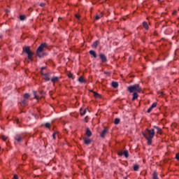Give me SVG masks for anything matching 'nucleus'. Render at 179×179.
Returning a JSON list of instances; mask_svg holds the SVG:
<instances>
[{
	"label": "nucleus",
	"mask_w": 179,
	"mask_h": 179,
	"mask_svg": "<svg viewBox=\"0 0 179 179\" xmlns=\"http://www.w3.org/2000/svg\"><path fill=\"white\" fill-rule=\"evenodd\" d=\"M155 129H145V130L142 132V135L148 141V145H152V139L155 138Z\"/></svg>",
	"instance_id": "nucleus-1"
},
{
	"label": "nucleus",
	"mask_w": 179,
	"mask_h": 179,
	"mask_svg": "<svg viewBox=\"0 0 179 179\" xmlns=\"http://www.w3.org/2000/svg\"><path fill=\"white\" fill-rule=\"evenodd\" d=\"M129 93H142V87L139 84L129 86L127 88Z\"/></svg>",
	"instance_id": "nucleus-2"
},
{
	"label": "nucleus",
	"mask_w": 179,
	"mask_h": 179,
	"mask_svg": "<svg viewBox=\"0 0 179 179\" xmlns=\"http://www.w3.org/2000/svg\"><path fill=\"white\" fill-rule=\"evenodd\" d=\"M45 48H47V43H43L39 45V47L36 50V55L39 58H43L44 55L43 54V51H44Z\"/></svg>",
	"instance_id": "nucleus-3"
},
{
	"label": "nucleus",
	"mask_w": 179,
	"mask_h": 179,
	"mask_svg": "<svg viewBox=\"0 0 179 179\" xmlns=\"http://www.w3.org/2000/svg\"><path fill=\"white\" fill-rule=\"evenodd\" d=\"M23 51L28 55V59L33 61V55L34 53L30 50V47L27 46L23 48Z\"/></svg>",
	"instance_id": "nucleus-4"
},
{
	"label": "nucleus",
	"mask_w": 179,
	"mask_h": 179,
	"mask_svg": "<svg viewBox=\"0 0 179 179\" xmlns=\"http://www.w3.org/2000/svg\"><path fill=\"white\" fill-rule=\"evenodd\" d=\"M23 51L28 55V59L33 61V55L34 53L30 50V47L27 46L23 48Z\"/></svg>",
	"instance_id": "nucleus-5"
},
{
	"label": "nucleus",
	"mask_w": 179,
	"mask_h": 179,
	"mask_svg": "<svg viewBox=\"0 0 179 179\" xmlns=\"http://www.w3.org/2000/svg\"><path fill=\"white\" fill-rule=\"evenodd\" d=\"M118 155L119 156H122L124 155V157H126V159H128V157H129V152H128V150H124V152L122 151H120L118 152Z\"/></svg>",
	"instance_id": "nucleus-6"
},
{
	"label": "nucleus",
	"mask_w": 179,
	"mask_h": 179,
	"mask_svg": "<svg viewBox=\"0 0 179 179\" xmlns=\"http://www.w3.org/2000/svg\"><path fill=\"white\" fill-rule=\"evenodd\" d=\"M41 75H42V76H44L43 79L46 82H49V80H51V78H50V74L49 73H41Z\"/></svg>",
	"instance_id": "nucleus-7"
},
{
	"label": "nucleus",
	"mask_w": 179,
	"mask_h": 179,
	"mask_svg": "<svg viewBox=\"0 0 179 179\" xmlns=\"http://www.w3.org/2000/svg\"><path fill=\"white\" fill-rule=\"evenodd\" d=\"M108 132V129H107V127H105L100 134L101 138H105Z\"/></svg>",
	"instance_id": "nucleus-8"
},
{
	"label": "nucleus",
	"mask_w": 179,
	"mask_h": 179,
	"mask_svg": "<svg viewBox=\"0 0 179 179\" xmlns=\"http://www.w3.org/2000/svg\"><path fill=\"white\" fill-rule=\"evenodd\" d=\"M14 139H15V141H17V142L18 143H20V142H22V141H23V136H22L17 134V135H16V136L14 137Z\"/></svg>",
	"instance_id": "nucleus-9"
},
{
	"label": "nucleus",
	"mask_w": 179,
	"mask_h": 179,
	"mask_svg": "<svg viewBox=\"0 0 179 179\" xmlns=\"http://www.w3.org/2000/svg\"><path fill=\"white\" fill-rule=\"evenodd\" d=\"M99 57L102 62H107V57L104 54H100Z\"/></svg>",
	"instance_id": "nucleus-10"
},
{
	"label": "nucleus",
	"mask_w": 179,
	"mask_h": 179,
	"mask_svg": "<svg viewBox=\"0 0 179 179\" xmlns=\"http://www.w3.org/2000/svg\"><path fill=\"white\" fill-rule=\"evenodd\" d=\"M153 128H155V129H157V134H159V135H162V128H160L157 126H153Z\"/></svg>",
	"instance_id": "nucleus-11"
},
{
	"label": "nucleus",
	"mask_w": 179,
	"mask_h": 179,
	"mask_svg": "<svg viewBox=\"0 0 179 179\" xmlns=\"http://www.w3.org/2000/svg\"><path fill=\"white\" fill-rule=\"evenodd\" d=\"M138 93H139V92H134L133 93V98H132L133 101L136 100V99H138V97H139V95L138 94Z\"/></svg>",
	"instance_id": "nucleus-12"
},
{
	"label": "nucleus",
	"mask_w": 179,
	"mask_h": 179,
	"mask_svg": "<svg viewBox=\"0 0 179 179\" xmlns=\"http://www.w3.org/2000/svg\"><path fill=\"white\" fill-rule=\"evenodd\" d=\"M99 44H100V41H96L94 42V43L92 44V47L93 48H97Z\"/></svg>",
	"instance_id": "nucleus-13"
},
{
	"label": "nucleus",
	"mask_w": 179,
	"mask_h": 179,
	"mask_svg": "<svg viewBox=\"0 0 179 179\" xmlns=\"http://www.w3.org/2000/svg\"><path fill=\"white\" fill-rule=\"evenodd\" d=\"M59 77H53L51 78V82L52 83H55V82H59Z\"/></svg>",
	"instance_id": "nucleus-14"
},
{
	"label": "nucleus",
	"mask_w": 179,
	"mask_h": 179,
	"mask_svg": "<svg viewBox=\"0 0 179 179\" xmlns=\"http://www.w3.org/2000/svg\"><path fill=\"white\" fill-rule=\"evenodd\" d=\"M86 135L87 136H88V138H90V136H92V131H90V129L87 128Z\"/></svg>",
	"instance_id": "nucleus-15"
},
{
	"label": "nucleus",
	"mask_w": 179,
	"mask_h": 179,
	"mask_svg": "<svg viewBox=\"0 0 179 179\" xmlns=\"http://www.w3.org/2000/svg\"><path fill=\"white\" fill-rule=\"evenodd\" d=\"M84 143L85 145H90V143H92V140H90V138H85L84 140Z\"/></svg>",
	"instance_id": "nucleus-16"
},
{
	"label": "nucleus",
	"mask_w": 179,
	"mask_h": 179,
	"mask_svg": "<svg viewBox=\"0 0 179 179\" xmlns=\"http://www.w3.org/2000/svg\"><path fill=\"white\" fill-rule=\"evenodd\" d=\"M90 55H92L94 58H97V54L96 52H94V50H90Z\"/></svg>",
	"instance_id": "nucleus-17"
},
{
	"label": "nucleus",
	"mask_w": 179,
	"mask_h": 179,
	"mask_svg": "<svg viewBox=\"0 0 179 179\" xmlns=\"http://www.w3.org/2000/svg\"><path fill=\"white\" fill-rule=\"evenodd\" d=\"M78 82H80V83H86V80H85V78H83V77L80 76L78 78Z\"/></svg>",
	"instance_id": "nucleus-18"
},
{
	"label": "nucleus",
	"mask_w": 179,
	"mask_h": 179,
	"mask_svg": "<svg viewBox=\"0 0 179 179\" xmlns=\"http://www.w3.org/2000/svg\"><path fill=\"white\" fill-rule=\"evenodd\" d=\"M143 26L144 29H145V30L149 29V25H148V22H143Z\"/></svg>",
	"instance_id": "nucleus-19"
},
{
	"label": "nucleus",
	"mask_w": 179,
	"mask_h": 179,
	"mask_svg": "<svg viewBox=\"0 0 179 179\" xmlns=\"http://www.w3.org/2000/svg\"><path fill=\"white\" fill-rule=\"evenodd\" d=\"M112 87L115 89H117L118 87V83L117 82H112Z\"/></svg>",
	"instance_id": "nucleus-20"
},
{
	"label": "nucleus",
	"mask_w": 179,
	"mask_h": 179,
	"mask_svg": "<svg viewBox=\"0 0 179 179\" xmlns=\"http://www.w3.org/2000/svg\"><path fill=\"white\" fill-rule=\"evenodd\" d=\"M94 97H95V99H100V97H101V95H100L97 92H94Z\"/></svg>",
	"instance_id": "nucleus-21"
},
{
	"label": "nucleus",
	"mask_w": 179,
	"mask_h": 179,
	"mask_svg": "<svg viewBox=\"0 0 179 179\" xmlns=\"http://www.w3.org/2000/svg\"><path fill=\"white\" fill-rule=\"evenodd\" d=\"M27 104V99H24V100L22 101L21 106L24 107V106H26Z\"/></svg>",
	"instance_id": "nucleus-22"
},
{
	"label": "nucleus",
	"mask_w": 179,
	"mask_h": 179,
	"mask_svg": "<svg viewBox=\"0 0 179 179\" xmlns=\"http://www.w3.org/2000/svg\"><path fill=\"white\" fill-rule=\"evenodd\" d=\"M26 20V15H22L20 16V20H22V22Z\"/></svg>",
	"instance_id": "nucleus-23"
},
{
	"label": "nucleus",
	"mask_w": 179,
	"mask_h": 179,
	"mask_svg": "<svg viewBox=\"0 0 179 179\" xmlns=\"http://www.w3.org/2000/svg\"><path fill=\"white\" fill-rule=\"evenodd\" d=\"M120 118H115L114 121V124L115 125H118V124H120Z\"/></svg>",
	"instance_id": "nucleus-24"
},
{
	"label": "nucleus",
	"mask_w": 179,
	"mask_h": 179,
	"mask_svg": "<svg viewBox=\"0 0 179 179\" xmlns=\"http://www.w3.org/2000/svg\"><path fill=\"white\" fill-rule=\"evenodd\" d=\"M152 178L153 179H159V177L157 176V172H154Z\"/></svg>",
	"instance_id": "nucleus-25"
},
{
	"label": "nucleus",
	"mask_w": 179,
	"mask_h": 179,
	"mask_svg": "<svg viewBox=\"0 0 179 179\" xmlns=\"http://www.w3.org/2000/svg\"><path fill=\"white\" fill-rule=\"evenodd\" d=\"M45 128L50 129L51 127V123H50V122L45 123Z\"/></svg>",
	"instance_id": "nucleus-26"
},
{
	"label": "nucleus",
	"mask_w": 179,
	"mask_h": 179,
	"mask_svg": "<svg viewBox=\"0 0 179 179\" xmlns=\"http://www.w3.org/2000/svg\"><path fill=\"white\" fill-rule=\"evenodd\" d=\"M138 170H139V165H135L134 166V171H138Z\"/></svg>",
	"instance_id": "nucleus-27"
},
{
	"label": "nucleus",
	"mask_w": 179,
	"mask_h": 179,
	"mask_svg": "<svg viewBox=\"0 0 179 179\" xmlns=\"http://www.w3.org/2000/svg\"><path fill=\"white\" fill-rule=\"evenodd\" d=\"M101 16H103V15H97L95 16V20H99L100 19V17H101Z\"/></svg>",
	"instance_id": "nucleus-28"
},
{
	"label": "nucleus",
	"mask_w": 179,
	"mask_h": 179,
	"mask_svg": "<svg viewBox=\"0 0 179 179\" xmlns=\"http://www.w3.org/2000/svg\"><path fill=\"white\" fill-rule=\"evenodd\" d=\"M30 97V95L29 94H24V99L26 100Z\"/></svg>",
	"instance_id": "nucleus-29"
},
{
	"label": "nucleus",
	"mask_w": 179,
	"mask_h": 179,
	"mask_svg": "<svg viewBox=\"0 0 179 179\" xmlns=\"http://www.w3.org/2000/svg\"><path fill=\"white\" fill-rule=\"evenodd\" d=\"M68 78H69V79H73V74H72L71 73H69Z\"/></svg>",
	"instance_id": "nucleus-30"
},
{
	"label": "nucleus",
	"mask_w": 179,
	"mask_h": 179,
	"mask_svg": "<svg viewBox=\"0 0 179 179\" xmlns=\"http://www.w3.org/2000/svg\"><path fill=\"white\" fill-rule=\"evenodd\" d=\"M34 96L36 99V100H38L40 99L38 96H37V92H34Z\"/></svg>",
	"instance_id": "nucleus-31"
},
{
	"label": "nucleus",
	"mask_w": 179,
	"mask_h": 179,
	"mask_svg": "<svg viewBox=\"0 0 179 179\" xmlns=\"http://www.w3.org/2000/svg\"><path fill=\"white\" fill-rule=\"evenodd\" d=\"M86 113H87V109H85L83 113L80 112V115H85V114H86Z\"/></svg>",
	"instance_id": "nucleus-32"
},
{
	"label": "nucleus",
	"mask_w": 179,
	"mask_h": 179,
	"mask_svg": "<svg viewBox=\"0 0 179 179\" xmlns=\"http://www.w3.org/2000/svg\"><path fill=\"white\" fill-rule=\"evenodd\" d=\"M0 138H1V139H3V141H6L8 139V137H6V136H1Z\"/></svg>",
	"instance_id": "nucleus-33"
},
{
	"label": "nucleus",
	"mask_w": 179,
	"mask_h": 179,
	"mask_svg": "<svg viewBox=\"0 0 179 179\" xmlns=\"http://www.w3.org/2000/svg\"><path fill=\"white\" fill-rule=\"evenodd\" d=\"M157 106V103H153L151 106L152 108H155Z\"/></svg>",
	"instance_id": "nucleus-34"
},
{
	"label": "nucleus",
	"mask_w": 179,
	"mask_h": 179,
	"mask_svg": "<svg viewBox=\"0 0 179 179\" xmlns=\"http://www.w3.org/2000/svg\"><path fill=\"white\" fill-rule=\"evenodd\" d=\"M153 110V108L150 106L148 109V110H147V113H151L152 112V110Z\"/></svg>",
	"instance_id": "nucleus-35"
},
{
	"label": "nucleus",
	"mask_w": 179,
	"mask_h": 179,
	"mask_svg": "<svg viewBox=\"0 0 179 179\" xmlns=\"http://www.w3.org/2000/svg\"><path fill=\"white\" fill-rule=\"evenodd\" d=\"M44 69H47V66H43V67L41 68V73H43V71Z\"/></svg>",
	"instance_id": "nucleus-36"
},
{
	"label": "nucleus",
	"mask_w": 179,
	"mask_h": 179,
	"mask_svg": "<svg viewBox=\"0 0 179 179\" xmlns=\"http://www.w3.org/2000/svg\"><path fill=\"white\" fill-rule=\"evenodd\" d=\"M58 134V132H55V133H53V134H52V138H53V139H55L56 138H55V135H57Z\"/></svg>",
	"instance_id": "nucleus-37"
},
{
	"label": "nucleus",
	"mask_w": 179,
	"mask_h": 179,
	"mask_svg": "<svg viewBox=\"0 0 179 179\" xmlns=\"http://www.w3.org/2000/svg\"><path fill=\"white\" fill-rule=\"evenodd\" d=\"M176 159L177 160H179V153H178V154L176 155Z\"/></svg>",
	"instance_id": "nucleus-38"
},
{
	"label": "nucleus",
	"mask_w": 179,
	"mask_h": 179,
	"mask_svg": "<svg viewBox=\"0 0 179 179\" xmlns=\"http://www.w3.org/2000/svg\"><path fill=\"white\" fill-rule=\"evenodd\" d=\"M40 6H41L42 8H43V6H45V3H41L40 4Z\"/></svg>",
	"instance_id": "nucleus-39"
},
{
	"label": "nucleus",
	"mask_w": 179,
	"mask_h": 179,
	"mask_svg": "<svg viewBox=\"0 0 179 179\" xmlns=\"http://www.w3.org/2000/svg\"><path fill=\"white\" fill-rule=\"evenodd\" d=\"M76 17L77 19H80V15L76 14Z\"/></svg>",
	"instance_id": "nucleus-40"
},
{
	"label": "nucleus",
	"mask_w": 179,
	"mask_h": 179,
	"mask_svg": "<svg viewBox=\"0 0 179 179\" xmlns=\"http://www.w3.org/2000/svg\"><path fill=\"white\" fill-rule=\"evenodd\" d=\"M19 177L17 176V175H14V179H18Z\"/></svg>",
	"instance_id": "nucleus-41"
},
{
	"label": "nucleus",
	"mask_w": 179,
	"mask_h": 179,
	"mask_svg": "<svg viewBox=\"0 0 179 179\" xmlns=\"http://www.w3.org/2000/svg\"><path fill=\"white\" fill-rule=\"evenodd\" d=\"M41 94L42 95H44V94H45L44 91H41Z\"/></svg>",
	"instance_id": "nucleus-42"
},
{
	"label": "nucleus",
	"mask_w": 179,
	"mask_h": 179,
	"mask_svg": "<svg viewBox=\"0 0 179 179\" xmlns=\"http://www.w3.org/2000/svg\"><path fill=\"white\" fill-rule=\"evenodd\" d=\"M16 122H17V124H19V122H20L19 119H16Z\"/></svg>",
	"instance_id": "nucleus-43"
},
{
	"label": "nucleus",
	"mask_w": 179,
	"mask_h": 179,
	"mask_svg": "<svg viewBox=\"0 0 179 179\" xmlns=\"http://www.w3.org/2000/svg\"><path fill=\"white\" fill-rule=\"evenodd\" d=\"M90 92H92V93L94 94V92L93 91V90H90Z\"/></svg>",
	"instance_id": "nucleus-44"
},
{
	"label": "nucleus",
	"mask_w": 179,
	"mask_h": 179,
	"mask_svg": "<svg viewBox=\"0 0 179 179\" xmlns=\"http://www.w3.org/2000/svg\"><path fill=\"white\" fill-rule=\"evenodd\" d=\"M174 13H177V11H174V12H173V15H174Z\"/></svg>",
	"instance_id": "nucleus-45"
},
{
	"label": "nucleus",
	"mask_w": 179,
	"mask_h": 179,
	"mask_svg": "<svg viewBox=\"0 0 179 179\" xmlns=\"http://www.w3.org/2000/svg\"><path fill=\"white\" fill-rule=\"evenodd\" d=\"M85 120H87V116L85 117Z\"/></svg>",
	"instance_id": "nucleus-46"
},
{
	"label": "nucleus",
	"mask_w": 179,
	"mask_h": 179,
	"mask_svg": "<svg viewBox=\"0 0 179 179\" xmlns=\"http://www.w3.org/2000/svg\"><path fill=\"white\" fill-rule=\"evenodd\" d=\"M0 38H2V36L0 35Z\"/></svg>",
	"instance_id": "nucleus-47"
},
{
	"label": "nucleus",
	"mask_w": 179,
	"mask_h": 179,
	"mask_svg": "<svg viewBox=\"0 0 179 179\" xmlns=\"http://www.w3.org/2000/svg\"><path fill=\"white\" fill-rule=\"evenodd\" d=\"M161 94H162V96H163V94H164L163 92H162Z\"/></svg>",
	"instance_id": "nucleus-48"
},
{
	"label": "nucleus",
	"mask_w": 179,
	"mask_h": 179,
	"mask_svg": "<svg viewBox=\"0 0 179 179\" xmlns=\"http://www.w3.org/2000/svg\"><path fill=\"white\" fill-rule=\"evenodd\" d=\"M157 1H160V0H157Z\"/></svg>",
	"instance_id": "nucleus-49"
}]
</instances>
